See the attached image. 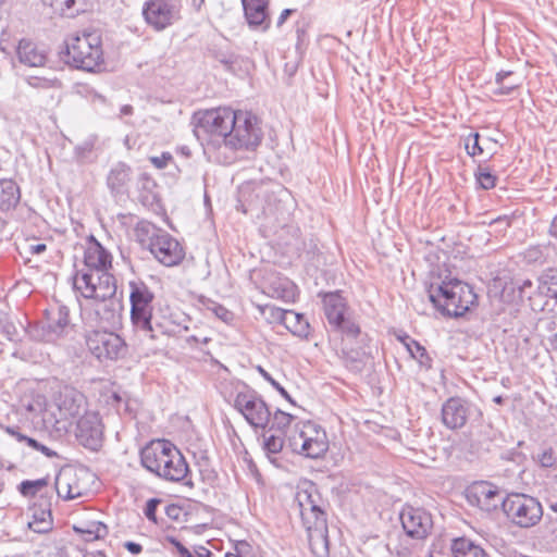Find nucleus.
I'll list each match as a JSON object with an SVG mask.
<instances>
[{"label": "nucleus", "instance_id": "1", "mask_svg": "<svg viewBox=\"0 0 557 557\" xmlns=\"http://www.w3.org/2000/svg\"><path fill=\"white\" fill-rule=\"evenodd\" d=\"M73 285L84 298L98 302L95 311L102 320L113 319L120 304L114 297L116 281L110 272L77 270L73 277Z\"/></svg>", "mask_w": 557, "mask_h": 557}, {"label": "nucleus", "instance_id": "2", "mask_svg": "<svg viewBox=\"0 0 557 557\" xmlns=\"http://www.w3.org/2000/svg\"><path fill=\"white\" fill-rule=\"evenodd\" d=\"M140 461L151 473L159 478L182 482L189 472L188 465L182 453L169 441H151L140 451Z\"/></svg>", "mask_w": 557, "mask_h": 557}, {"label": "nucleus", "instance_id": "3", "mask_svg": "<svg viewBox=\"0 0 557 557\" xmlns=\"http://www.w3.org/2000/svg\"><path fill=\"white\" fill-rule=\"evenodd\" d=\"M429 299L434 307L449 317H461L475 304L473 288L457 278L444 281L429 289Z\"/></svg>", "mask_w": 557, "mask_h": 557}, {"label": "nucleus", "instance_id": "4", "mask_svg": "<svg viewBox=\"0 0 557 557\" xmlns=\"http://www.w3.org/2000/svg\"><path fill=\"white\" fill-rule=\"evenodd\" d=\"M287 441L293 451L311 459L320 458L329 450L325 430L310 420L295 423Z\"/></svg>", "mask_w": 557, "mask_h": 557}, {"label": "nucleus", "instance_id": "5", "mask_svg": "<svg viewBox=\"0 0 557 557\" xmlns=\"http://www.w3.org/2000/svg\"><path fill=\"white\" fill-rule=\"evenodd\" d=\"M66 62L73 66L92 72L102 62L101 38L97 32H84L66 42Z\"/></svg>", "mask_w": 557, "mask_h": 557}, {"label": "nucleus", "instance_id": "6", "mask_svg": "<svg viewBox=\"0 0 557 557\" xmlns=\"http://www.w3.org/2000/svg\"><path fill=\"white\" fill-rule=\"evenodd\" d=\"M296 499L299 507L302 524L308 531L310 542L320 540L326 545V518L321 507V497L313 486L301 490Z\"/></svg>", "mask_w": 557, "mask_h": 557}, {"label": "nucleus", "instance_id": "7", "mask_svg": "<svg viewBox=\"0 0 557 557\" xmlns=\"http://www.w3.org/2000/svg\"><path fill=\"white\" fill-rule=\"evenodd\" d=\"M503 510L515 525L524 529L536 525L543 518L542 504L527 494H509L503 502Z\"/></svg>", "mask_w": 557, "mask_h": 557}, {"label": "nucleus", "instance_id": "8", "mask_svg": "<svg viewBox=\"0 0 557 557\" xmlns=\"http://www.w3.org/2000/svg\"><path fill=\"white\" fill-rule=\"evenodd\" d=\"M86 398L85 396L72 386H64L54 399V407L57 412L52 411L53 419L44 418L46 423H51L58 430H67L72 421L85 412Z\"/></svg>", "mask_w": 557, "mask_h": 557}, {"label": "nucleus", "instance_id": "9", "mask_svg": "<svg viewBox=\"0 0 557 557\" xmlns=\"http://www.w3.org/2000/svg\"><path fill=\"white\" fill-rule=\"evenodd\" d=\"M236 120L225 137V146L231 149H255L262 140L258 119L251 112L235 111Z\"/></svg>", "mask_w": 557, "mask_h": 557}, {"label": "nucleus", "instance_id": "10", "mask_svg": "<svg viewBox=\"0 0 557 557\" xmlns=\"http://www.w3.org/2000/svg\"><path fill=\"white\" fill-rule=\"evenodd\" d=\"M72 331L67 307L55 306L46 311V319L33 329L32 336L40 342L57 343L67 337Z\"/></svg>", "mask_w": 557, "mask_h": 557}, {"label": "nucleus", "instance_id": "11", "mask_svg": "<svg viewBox=\"0 0 557 557\" xmlns=\"http://www.w3.org/2000/svg\"><path fill=\"white\" fill-rule=\"evenodd\" d=\"M322 302L324 315L334 330L350 338L359 335L360 327L351 319L347 302L339 292L324 294Z\"/></svg>", "mask_w": 557, "mask_h": 557}, {"label": "nucleus", "instance_id": "12", "mask_svg": "<svg viewBox=\"0 0 557 557\" xmlns=\"http://www.w3.org/2000/svg\"><path fill=\"white\" fill-rule=\"evenodd\" d=\"M86 345L89 351L99 361H114L127 354V345L116 333L106 330H94L86 335Z\"/></svg>", "mask_w": 557, "mask_h": 557}, {"label": "nucleus", "instance_id": "13", "mask_svg": "<svg viewBox=\"0 0 557 557\" xmlns=\"http://www.w3.org/2000/svg\"><path fill=\"white\" fill-rule=\"evenodd\" d=\"M234 407L255 429L264 430L271 420V412L267 403L253 389L238 392L234 399Z\"/></svg>", "mask_w": 557, "mask_h": 557}, {"label": "nucleus", "instance_id": "14", "mask_svg": "<svg viewBox=\"0 0 557 557\" xmlns=\"http://www.w3.org/2000/svg\"><path fill=\"white\" fill-rule=\"evenodd\" d=\"M182 0H148L143 8L146 23L162 32L182 18Z\"/></svg>", "mask_w": 557, "mask_h": 557}, {"label": "nucleus", "instance_id": "15", "mask_svg": "<svg viewBox=\"0 0 557 557\" xmlns=\"http://www.w3.org/2000/svg\"><path fill=\"white\" fill-rule=\"evenodd\" d=\"M131 294V320L133 325L144 333L148 334L152 331L151 318L153 294L141 282L129 283Z\"/></svg>", "mask_w": 557, "mask_h": 557}, {"label": "nucleus", "instance_id": "16", "mask_svg": "<svg viewBox=\"0 0 557 557\" xmlns=\"http://www.w3.org/2000/svg\"><path fill=\"white\" fill-rule=\"evenodd\" d=\"M236 112L230 108H216L197 114L196 134L203 132L225 145V137L234 126Z\"/></svg>", "mask_w": 557, "mask_h": 557}, {"label": "nucleus", "instance_id": "17", "mask_svg": "<svg viewBox=\"0 0 557 557\" xmlns=\"http://www.w3.org/2000/svg\"><path fill=\"white\" fill-rule=\"evenodd\" d=\"M148 248L154 258L165 267L178 264L184 258V249L170 234L154 230L149 237Z\"/></svg>", "mask_w": 557, "mask_h": 557}, {"label": "nucleus", "instance_id": "18", "mask_svg": "<svg viewBox=\"0 0 557 557\" xmlns=\"http://www.w3.org/2000/svg\"><path fill=\"white\" fill-rule=\"evenodd\" d=\"M467 502L479 509L490 512L499 505L503 506L504 497L499 488L486 481H479L466 488Z\"/></svg>", "mask_w": 557, "mask_h": 557}, {"label": "nucleus", "instance_id": "19", "mask_svg": "<svg viewBox=\"0 0 557 557\" xmlns=\"http://www.w3.org/2000/svg\"><path fill=\"white\" fill-rule=\"evenodd\" d=\"M75 435L83 446L97 450L103 438V425L99 413L85 411L76 422Z\"/></svg>", "mask_w": 557, "mask_h": 557}, {"label": "nucleus", "instance_id": "20", "mask_svg": "<svg viewBox=\"0 0 557 557\" xmlns=\"http://www.w3.org/2000/svg\"><path fill=\"white\" fill-rule=\"evenodd\" d=\"M399 518L407 535L413 539L426 537L433 527L431 515L422 508L406 506Z\"/></svg>", "mask_w": 557, "mask_h": 557}, {"label": "nucleus", "instance_id": "21", "mask_svg": "<svg viewBox=\"0 0 557 557\" xmlns=\"http://www.w3.org/2000/svg\"><path fill=\"white\" fill-rule=\"evenodd\" d=\"M469 414L470 405L460 397H450L442 406V421L450 430L462 428Z\"/></svg>", "mask_w": 557, "mask_h": 557}, {"label": "nucleus", "instance_id": "22", "mask_svg": "<svg viewBox=\"0 0 557 557\" xmlns=\"http://www.w3.org/2000/svg\"><path fill=\"white\" fill-rule=\"evenodd\" d=\"M111 267V253L98 240L91 237L84 251V265L81 270L110 272Z\"/></svg>", "mask_w": 557, "mask_h": 557}, {"label": "nucleus", "instance_id": "23", "mask_svg": "<svg viewBox=\"0 0 557 557\" xmlns=\"http://www.w3.org/2000/svg\"><path fill=\"white\" fill-rule=\"evenodd\" d=\"M265 308L270 311L271 318L281 322L292 334L298 337H307L309 335V322L301 313L270 306Z\"/></svg>", "mask_w": 557, "mask_h": 557}, {"label": "nucleus", "instance_id": "24", "mask_svg": "<svg viewBox=\"0 0 557 557\" xmlns=\"http://www.w3.org/2000/svg\"><path fill=\"white\" fill-rule=\"evenodd\" d=\"M245 17L252 28L267 30L270 27L265 0H242Z\"/></svg>", "mask_w": 557, "mask_h": 557}, {"label": "nucleus", "instance_id": "25", "mask_svg": "<svg viewBox=\"0 0 557 557\" xmlns=\"http://www.w3.org/2000/svg\"><path fill=\"white\" fill-rule=\"evenodd\" d=\"M54 485L58 496L64 499H74L84 494V488L78 484L76 472L72 469L60 471Z\"/></svg>", "mask_w": 557, "mask_h": 557}, {"label": "nucleus", "instance_id": "26", "mask_svg": "<svg viewBox=\"0 0 557 557\" xmlns=\"http://www.w3.org/2000/svg\"><path fill=\"white\" fill-rule=\"evenodd\" d=\"M131 175L132 170L127 164L119 162L113 165L107 176V185L111 193L114 195L125 194L131 182Z\"/></svg>", "mask_w": 557, "mask_h": 557}, {"label": "nucleus", "instance_id": "27", "mask_svg": "<svg viewBox=\"0 0 557 557\" xmlns=\"http://www.w3.org/2000/svg\"><path fill=\"white\" fill-rule=\"evenodd\" d=\"M17 58L21 63L28 66H42L46 63L47 57L44 50L29 40H21L17 46Z\"/></svg>", "mask_w": 557, "mask_h": 557}, {"label": "nucleus", "instance_id": "28", "mask_svg": "<svg viewBox=\"0 0 557 557\" xmlns=\"http://www.w3.org/2000/svg\"><path fill=\"white\" fill-rule=\"evenodd\" d=\"M454 557H490L488 554L466 537L455 539L451 544Z\"/></svg>", "mask_w": 557, "mask_h": 557}, {"label": "nucleus", "instance_id": "29", "mask_svg": "<svg viewBox=\"0 0 557 557\" xmlns=\"http://www.w3.org/2000/svg\"><path fill=\"white\" fill-rule=\"evenodd\" d=\"M20 201V189L16 183L11 180L0 181V208L9 210Z\"/></svg>", "mask_w": 557, "mask_h": 557}, {"label": "nucleus", "instance_id": "30", "mask_svg": "<svg viewBox=\"0 0 557 557\" xmlns=\"http://www.w3.org/2000/svg\"><path fill=\"white\" fill-rule=\"evenodd\" d=\"M75 533L81 534L82 539L86 542H92L107 536L108 528L99 521H91L82 525H74Z\"/></svg>", "mask_w": 557, "mask_h": 557}, {"label": "nucleus", "instance_id": "31", "mask_svg": "<svg viewBox=\"0 0 557 557\" xmlns=\"http://www.w3.org/2000/svg\"><path fill=\"white\" fill-rule=\"evenodd\" d=\"M404 344L410 352L411 357L414 358L421 367L430 369L432 367V359L429 356L426 349L414 339L406 336Z\"/></svg>", "mask_w": 557, "mask_h": 557}, {"label": "nucleus", "instance_id": "32", "mask_svg": "<svg viewBox=\"0 0 557 557\" xmlns=\"http://www.w3.org/2000/svg\"><path fill=\"white\" fill-rule=\"evenodd\" d=\"M269 289L272 297L284 300H290L295 297V285L287 278H278L270 285Z\"/></svg>", "mask_w": 557, "mask_h": 557}, {"label": "nucleus", "instance_id": "33", "mask_svg": "<svg viewBox=\"0 0 557 557\" xmlns=\"http://www.w3.org/2000/svg\"><path fill=\"white\" fill-rule=\"evenodd\" d=\"M295 419L296 418L293 414L281 409H276L272 416L271 430L278 431L287 436V429L292 425Z\"/></svg>", "mask_w": 557, "mask_h": 557}, {"label": "nucleus", "instance_id": "34", "mask_svg": "<svg viewBox=\"0 0 557 557\" xmlns=\"http://www.w3.org/2000/svg\"><path fill=\"white\" fill-rule=\"evenodd\" d=\"M28 527L36 533H45L51 529L50 511L41 510L40 515L34 512L33 520L28 522Z\"/></svg>", "mask_w": 557, "mask_h": 557}, {"label": "nucleus", "instance_id": "35", "mask_svg": "<svg viewBox=\"0 0 557 557\" xmlns=\"http://www.w3.org/2000/svg\"><path fill=\"white\" fill-rule=\"evenodd\" d=\"M512 75L510 71H500L496 74L495 83L497 88L494 90L495 95H509L513 89L519 86V83H511L510 85H505V81Z\"/></svg>", "mask_w": 557, "mask_h": 557}, {"label": "nucleus", "instance_id": "36", "mask_svg": "<svg viewBox=\"0 0 557 557\" xmlns=\"http://www.w3.org/2000/svg\"><path fill=\"white\" fill-rule=\"evenodd\" d=\"M534 460L543 468H552L556 465L557 458L553 448H542L534 456Z\"/></svg>", "mask_w": 557, "mask_h": 557}, {"label": "nucleus", "instance_id": "37", "mask_svg": "<svg viewBox=\"0 0 557 557\" xmlns=\"http://www.w3.org/2000/svg\"><path fill=\"white\" fill-rule=\"evenodd\" d=\"M476 183L483 189H491L496 184V176L492 174L487 168L479 166L475 173Z\"/></svg>", "mask_w": 557, "mask_h": 557}, {"label": "nucleus", "instance_id": "38", "mask_svg": "<svg viewBox=\"0 0 557 557\" xmlns=\"http://www.w3.org/2000/svg\"><path fill=\"white\" fill-rule=\"evenodd\" d=\"M48 481L46 479H39L35 481H23L20 484V492L24 496H34L40 488L46 486Z\"/></svg>", "mask_w": 557, "mask_h": 557}, {"label": "nucleus", "instance_id": "39", "mask_svg": "<svg viewBox=\"0 0 557 557\" xmlns=\"http://www.w3.org/2000/svg\"><path fill=\"white\" fill-rule=\"evenodd\" d=\"M75 2L76 0H42L45 5L52 8L53 11L59 14H65L73 8Z\"/></svg>", "mask_w": 557, "mask_h": 557}, {"label": "nucleus", "instance_id": "40", "mask_svg": "<svg viewBox=\"0 0 557 557\" xmlns=\"http://www.w3.org/2000/svg\"><path fill=\"white\" fill-rule=\"evenodd\" d=\"M284 446V438L281 435H270L264 438V449L271 454H277Z\"/></svg>", "mask_w": 557, "mask_h": 557}, {"label": "nucleus", "instance_id": "41", "mask_svg": "<svg viewBox=\"0 0 557 557\" xmlns=\"http://www.w3.org/2000/svg\"><path fill=\"white\" fill-rule=\"evenodd\" d=\"M257 370L260 373V375L267 382H269L285 399L293 403V399L290 398L287 391L277 381H275L268 371H265L261 366H258Z\"/></svg>", "mask_w": 557, "mask_h": 557}, {"label": "nucleus", "instance_id": "42", "mask_svg": "<svg viewBox=\"0 0 557 557\" xmlns=\"http://www.w3.org/2000/svg\"><path fill=\"white\" fill-rule=\"evenodd\" d=\"M480 135L478 133L470 134L466 141V150L468 154L474 157L483 153V148L479 144Z\"/></svg>", "mask_w": 557, "mask_h": 557}, {"label": "nucleus", "instance_id": "43", "mask_svg": "<svg viewBox=\"0 0 557 557\" xmlns=\"http://www.w3.org/2000/svg\"><path fill=\"white\" fill-rule=\"evenodd\" d=\"M161 504V499L159 498H150L147 504H146V507L144 509V513L146 516V518L154 523H157V516H156V511H157V508L158 506Z\"/></svg>", "mask_w": 557, "mask_h": 557}, {"label": "nucleus", "instance_id": "44", "mask_svg": "<svg viewBox=\"0 0 557 557\" xmlns=\"http://www.w3.org/2000/svg\"><path fill=\"white\" fill-rule=\"evenodd\" d=\"M173 160V157L170 152H163L159 157H151L150 162L157 168V169H165L170 161Z\"/></svg>", "mask_w": 557, "mask_h": 557}, {"label": "nucleus", "instance_id": "45", "mask_svg": "<svg viewBox=\"0 0 557 557\" xmlns=\"http://www.w3.org/2000/svg\"><path fill=\"white\" fill-rule=\"evenodd\" d=\"M525 259L529 262H540L543 259V250L540 246L530 247L525 251Z\"/></svg>", "mask_w": 557, "mask_h": 557}, {"label": "nucleus", "instance_id": "46", "mask_svg": "<svg viewBox=\"0 0 557 557\" xmlns=\"http://www.w3.org/2000/svg\"><path fill=\"white\" fill-rule=\"evenodd\" d=\"M28 84L36 88H51L58 84V81L34 77L29 78Z\"/></svg>", "mask_w": 557, "mask_h": 557}, {"label": "nucleus", "instance_id": "47", "mask_svg": "<svg viewBox=\"0 0 557 557\" xmlns=\"http://www.w3.org/2000/svg\"><path fill=\"white\" fill-rule=\"evenodd\" d=\"M28 446H30L32 448L42 453L45 456L47 457H54L57 456V453L53 451L52 449H50L49 447L40 444L39 442H37L35 438H29L28 440Z\"/></svg>", "mask_w": 557, "mask_h": 557}, {"label": "nucleus", "instance_id": "48", "mask_svg": "<svg viewBox=\"0 0 557 557\" xmlns=\"http://www.w3.org/2000/svg\"><path fill=\"white\" fill-rule=\"evenodd\" d=\"M212 311L219 319L224 322H228L233 318V313L221 305H214Z\"/></svg>", "mask_w": 557, "mask_h": 557}, {"label": "nucleus", "instance_id": "49", "mask_svg": "<svg viewBox=\"0 0 557 557\" xmlns=\"http://www.w3.org/2000/svg\"><path fill=\"white\" fill-rule=\"evenodd\" d=\"M171 543L175 546L178 557H197L188 548L183 546L177 540L171 539Z\"/></svg>", "mask_w": 557, "mask_h": 557}, {"label": "nucleus", "instance_id": "50", "mask_svg": "<svg viewBox=\"0 0 557 557\" xmlns=\"http://www.w3.org/2000/svg\"><path fill=\"white\" fill-rule=\"evenodd\" d=\"M5 432L12 436H14L18 442H25L28 444V440L30 437L20 433L16 428L8 426L5 428Z\"/></svg>", "mask_w": 557, "mask_h": 557}, {"label": "nucleus", "instance_id": "51", "mask_svg": "<svg viewBox=\"0 0 557 557\" xmlns=\"http://www.w3.org/2000/svg\"><path fill=\"white\" fill-rule=\"evenodd\" d=\"M124 547L133 555H137L143 552V546L135 542H125Z\"/></svg>", "mask_w": 557, "mask_h": 557}, {"label": "nucleus", "instance_id": "52", "mask_svg": "<svg viewBox=\"0 0 557 557\" xmlns=\"http://www.w3.org/2000/svg\"><path fill=\"white\" fill-rule=\"evenodd\" d=\"M27 249H28V252L32 253V255H40L44 251H46L47 246L45 244H41V243L29 244Z\"/></svg>", "mask_w": 557, "mask_h": 557}, {"label": "nucleus", "instance_id": "53", "mask_svg": "<svg viewBox=\"0 0 557 557\" xmlns=\"http://www.w3.org/2000/svg\"><path fill=\"white\" fill-rule=\"evenodd\" d=\"M293 13V10L292 9H285L282 11L281 15L278 16L277 18V22H276V26L277 27H281L285 22L286 20L289 17V15Z\"/></svg>", "mask_w": 557, "mask_h": 557}, {"label": "nucleus", "instance_id": "54", "mask_svg": "<svg viewBox=\"0 0 557 557\" xmlns=\"http://www.w3.org/2000/svg\"><path fill=\"white\" fill-rule=\"evenodd\" d=\"M196 556L197 557H212V553L210 550H208L207 548H205V547H200L196 552Z\"/></svg>", "mask_w": 557, "mask_h": 557}, {"label": "nucleus", "instance_id": "55", "mask_svg": "<svg viewBox=\"0 0 557 557\" xmlns=\"http://www.w3.org/2000/svg\"><path fill=\"white\" fill-rule=\"evenodd\" d=\"M133 114V107L129 104H125L120 110V115H131Z\"/></svg>", "mask_w": 557, "mask_h": 557}, {"label": "nucleus", "instance_id": "56", "mask_svg": "<svg viewBox=\"0 0 557 557\" xmlns=\"http://www.w3.org/2000/svg\"><path fill=\"white\" fill-rule=\"evenodd\" d=\"M547 294L550 297L557 298V282L547 287Z\"/></svg>", "mask_w": 557, "mask_h": 557}, {"label": "nucleus", "instance_id": "57", "mask_svg": "<svg viewBox=\"0 0 557 557\" xmlns=\"http://www.w3.org/2000/svg\"><path fill=\"white\" fill-rule=\"evenodd\" d=\"M85 557H107V556L102 550H92V552H87L85 554Z\"/></svg>", "mask_w": 557, "mask_h": 557}, {"label": "nucleus", "instance_id": "58", "mask_svg": "<svg viewBox=\"0 0 557 557\" xmlns=\"http://www.w3.org/2000/svg\"><path fill=\"white\" fill-rule=\"evenodd\" d=\"M549 233L553 236L557 237V216L552 222V225H550V228H549Z\"/></svg>", "mask_w": 557, "mask_h": 557}, {"label": "nucleus", "instance_id": "59", "mask_svg": "<svg viewBox=\"0 0 557 557\" xmlns=\"http://www.w3.org/2000/svg\"><path fill=\"white\" fill-rule=\"evenodd\" d=\"M548 508H549L552 511H554V512H556V513H557V502H549V503H548Z\"/></svg>", "mask_w": 557, "mask_h": 557}, {"label": "nucleus", "instance_id": "60", "mask_svg": "<svg viewBox=\"0 0 557 557\" xmlns=\"http://www.w3.org/2000/svg\"><path fill=\"white\" fill-rule=\"evenodd\" d=\"M96 101H99V102H104V98L100 95H96L95 98H94V102Z\"/></svg>", "mask_w": 557, "mask_h": 557}, {"label": "nucleus", "instance_id": "61", "mask_svg": "<svg viewBox=\"0 0 557 557\" xmlns=\"http://www.w3.org/2000/svg\"><path fill=\"white\" fill-rule=\"evenodd\" d=\"M552 344H553V348L557 351V333L555 334Z\"/></svg>", "mask_w": 557, "mask_h": 557}, {"label": "nucleus", "instance_id": "62", "mask_svg": "<svg viewBox=\"0 0 557 557\" xmlns=\"http://www.w3.org/2000/svg\"><path fill=\"white\" fill-rule=\"evenodd\" d=\"M494 401H495L496 404H502V403H503V398H502V396H496V397L494 398Z\"/></svg>", "mask_w": 557, "mask_h": 557}, {"label": "nucleus", "instance_id": "63", "mask_svg": "<svg viewBox=\"0 0 557 557\" xmlns=\"http://www.w3.org/2000/svg\"><path fill=\"white\" fill-rule=\"evenodd\" d=\"M90 149H91V148H90L89 146H86V147H84V148H81V147H78V148H77V150H83V151H86V152H89V151H90Z\"/></svg>", "mask_w": 557, "mask_h": 557}, {"label": "nucleus", "instance_id": "64", "mask_svg": "<svg viewBox=\"0 0 557 557\" xmlns=\"http://www.w3.org/2000/svg\"><path fill=\"white\" fill-rule=\"evenodd\" d=\"M172 510H176V508H175V507H169V508H168V515H169V516H171V511H172Z\"/></svg>", "mask_w": 557, "mask_h": 557}]
</instances>
